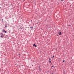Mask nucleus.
Masks as SVG:
<instances>
[{
	"label": "nucleus",
	"mask_w": 74,
	"mask_h": 74,
	"mask_svg": "<svg viewBox=\"0 0 74 74\" xmlns=\"http://www.w3.org/2000/svg\"><path fill=\"white\" fill-rule=\"evenodd\" d=\"M37 22L38 23H39V22L38 21Z\"/></svg>",
	"instance_id": "5701e85b"
},
{
	"label": "nucleus",
	"mask_w": 74,
	"mask_h": 74,
	"mask_svg": "<svg viewBox=\"0 0 74 74\" xmlns=\"http://www.w3.org/2000/svg\"><path fill=\"white\" fill-rule=\"evenodd\" d=\"M1 8V7H0V8Z\"/></svg>",
	"instance_id": "393cba45"
},
{
	"label": "nucleus",
	"mask_w": 74,
	"mask_h": 74,
	"mask_svg": "<svg viewBox=\"0 0 74 74\" xmlns=\"http://www.w3.org/2000/svg\"><path fill=\"white\" fill-rule=\"evenodd\" d=\"M63 62H65V61L64 60L63 61Z\"/></svg>",
	"instance_id": "2eb2a0df"
},
{
	"label": "nucleus",
	"mask_w": 74,
	"mask_h": 74,
	"mask_svg": "<svg viewBox=\"0 0 74 74\" xmlns=\"http://www.w3.org/2000/svg\"><path fill=\"white\" fill-rule=\"evenodd\" d=\"M54 57H55V56H53V58H54Z\"/></svg>",
	"instance_id": "ddd939ff"
},
{
	"label": "nucleus",
	"mask_w": 74,
	"mask_h": 74,
	"mask_svg": "<svg viewBox=\"0 0 74 74\" xmlns=\"http://www.w3.org/2000/svg\"><path fill=\"white\" fill-rule=\"evenodd\" d=\"M7 27V26H5V27Z\"/></svg>",
	"instance_id": "6ab92c4d"
},
{
	"label": "nucleus",
	"mask_w": 74,
	"mask_h": 74,
	"mask_svg": "<svg viewBox=\"0 0 74 74\" xmlns=\"http://www.w3.org/2000/svg\"><path fill=\"white\" fill-rule=\"evenodd\" d=\"M58 33H60L59 34V35H62V32H59Z\"/></svg>",
	"instance_id": "f03ea898"
},
{
	"label": "nucleus",
	"mask_w": 74,
	"mask_h": 74,
	"mask_svg": "<svg viewBox=\"0 0 74 74\" xmlns=\"http://www.w3.org/2000/svg\"><path fill=\"white\" fill-rule=\"evenodd\" d=\"M5 32V33H7V31H5V32Z\"/></svg>",
	"instance_id": "1a4fd4ad"
},
{
	"label": "nucleus",
	"mask_w": 74,
	"mask_h": 74,
	"mask_svg": "<svg viewBox=\"0 0 74 74\" xmlns=\"http://www.w3.org/2000/svg\"><path fill=\"white\" fill-rule=\"evenodd\" d=\"M20 29H21V30H23V27L22 28H21V27H20Z\"/></svg>",
	"instance_id": "39448f33"
},
{
	"label": "nucleus",
	"mask_w": 74,
	"mask_h": 74,
	"mask_svg": "<svg viewBox=\"0 0 74 74\" xmlns=\"http://www.w3.org/2000/svg\"><path fill=\"white\" fill-rule=\"evenodd\" d=\"M19 55H21V54H19Z\"/></svg>",
	"instance_id": "4be33fe9"
},
{
	"label": "nucleus",
	"mask_w": 74,
	"mask_h": 74,
	"mask_svg": "<svg viewBox=\"0 0 74 74\" xmlns=\"http://www.w3.org/2000/svg\"><path fill=\"white\" fill-rule=\"evenodd\" d=\"M51 74H53V73H51Z\"/></svg>",
	"instance_id": "bb28decb"
},
{
	"label": "nucleus",
	"mask_w": 74,
	"mask_h": 74,
	"mask_svg": "<svg viewBox=\"0 0 74 74\" xmlns=\"http://www.w3.org/2000/svg\"><path fill=\"white\" fill-rule=\"evenodd\" d=\"M31 21L32 22V20H31Z\"/></svg>",
	"instance_id": "412c9836"
},
{
	"label": "nucleus",
	"mask_w": 74,
	"mask_h": 74,
	"mask_svg": "<svg viewBox=\"0 0 74 74\" xmlns=\"http://www.w3.org/2000/svg\"><path fill=\"white\" fill-rule=\"evenodd\" d=\"M2 21H3V19H2Z\"/></svg>",
	"instance_id": "b1692460"
},
{
	"label": "nucleus",
	"mask_w": 74,
	"mask_h": 74,
	"mask_svg": "<svg viewBox=\"0 0 74 74\" xmlns=\"http://www.w3.org/2000/svg\"><path fill=\"white\" fill-rule=\"evenodd\" d=\"M0 34H1V36H3V37H4V35L3 34V33H0Z\"/></svg>",
	"instance_id": "f257e3e1"
},
{
	"label": "nucleus",
	"mask_w": 74,
	"mask_h": 74,
	"mask_svg": "<svg viewBox=\"0 0 74 74\" xmlns=\"http://www.w3.org/2000/svg\"><path fill=\"white\" fill-rule=\"evenodd\" d=\"M62 1H64V0H61Z\"/></svg>",
	"instance_id": "dca6fc26"
},
{
	"label": "nucleus",
	"mask_w": 74,
	"mask_h": 74,
	"mask_svg": "<svg viewBox=\"0 0 74 74\" xmlns=\"http://www.w3.org/2000/svg\"><path fill=\"white\" fill-rule=\"evenodd\" d=\"M2 31H3V32H4L5 31V30H4V29H3L2 30Z\"/></svg>",
	"instance_id": "423d86ee"
},
{
	"label": "nucleus",
	"mask_w": 74,
	"mask_h": 74,
	"mask_svg": "<svg viewBox=\"0 0 74 74\" xmlns=\"http://www.w3.org/2000/svg\"><path fill=\"white\" fill-rule=\"evenodd\" d=\"M7 25H8V24L7 23L5 24V26H7Z\"/></svg>",
	"instance_id": "0eeeda50"
},
{
	"label": "nucleus",
	"mask_w": 74,
	"mask_h": 74,
	"mask_svg": "<svg viewBox=\"0 0 74 74\" xmlns=\"http://www.w3.org/2000/svg\"><path fill=\"white\" fill-rule=\"evenodd\" d=\"M4 36H1V38H3Z\"/></svg>",
	"instance_id": "9d476101"
},
{
	"label": "nucleus",
	"mask_w": 74,
	"mask_h": 74,
	"mask_svg": "<svg viewBox=\"0 0 74 74\" xmlns=\"http://www.w3.org/2000/svg\"><path fill=\"white\" fill-rule=\"evenodd\" d=\"M70 6H71V5H70Z\"/></svg>",
	"instance_id": "a878e982"
},
{
	"label": "nucleus",
	"mask_w": 74,
	"mask_h": 74,
	"mask_svg": "<svg viewBox=\"0 0 74 74\" xmlns=\"http://www.w3.org/2000/svg\"><path fill=\"white\" fill-rule=\"evenodd\" d=\"M33 47H37V45H35V44H34L33 45Z\"/></svg>",
	"instance_id": "7ed1b4c3"
},
{
	"label": "nucleus",
	"mask_w": 74,
	"mask_h": 74,
	"mask_svg": "<svg viewBox=\"0 0 74 74\" xmlns=\"http://www.w3.org/2000/svg\"><path fill=\"white\" fill-rule=\"evenodd\" d=\"M38 68H39V69H40V66H38Z\"/></svg>",
	"instance_id": "f8f14e48"
},
{
	"label": "nucleus",
	"mask_w": 74,
	"mask_h": 74,
	"mask_svg": "<svg viewBox=\"0 0 74 74\" xmlns=\"http://www.w3.org/2000/svg\"><path fill=\"white\" fill-rule=\"evenodd\" d=\"M38 70H39V71H41V69H39Z\"/></svg>",
	"instance_id": "4468645a"
},
{
	"label": "nucleus",
	"mask_w": 74,
	"mask_h": 74,
	"mask_svg": "<svg viewBox=\"0 0 74 74\" xmlns=\"http://www.w3.org/2000/svg\"><path fill=\"white\" fill-rule=\"evenodd\" d=\"M52 67H54L53 65L52 66Z\"/></svg>",
	"instance_id": "aec40b11"
},
{
	"label": "nucleus",
	"mask_w": 74,
	"mask_h": 74,
	"mask_svg": "<svg viewBox=\"0 0 74 74\" xmlns=\"http://www.w3.org/2000/svg\"><path fill=\"white\" fill-rule=\"evenodd\" d=\"M69 26H71V25H69Z\"/></svg>",
	"instance_id": "a211bd4d"
},
{
	"label": "nucleus",
	"mask_w": 74,
	"mask_h": 74,
	"mask_svg": "<svg viewBox=\"0 0 74 74\" xmlns=\"http://www.w3.org/2000/svg\"><path fill=\"white\" fill-rule=\"evenodd\" d=\"M30 28H31V29H33V27H30Z\"/></svg>",
	"instance_id": "20e7f679"
},
{
	"label": "nucleus",
	"mask_w": 74,
	"mask_h": 74,
	"mask_svg": "<svg viewBox=\"0 0 74 74\" xmlns=\"http://www.w3.org/2000/svg\"><path fill=\"white\" fill-rule=\"evenodd\" d=\"M73 36H74V35H73Z\"/></svg>",
	"instance_id": "cd10ccee"
},
{
	"label": "nucleus",
	"mask_w": 74,
	"mask_h": 74,
	"mask_svg": "<svg viewBox=\"0 0 74 74\" xmlns=\"http://www.w3.org/2000/svg\"><path fill=\"white\" fill-rule=\"evenodd\" d=\"M49 61H51V58H49Z\"/></svg>",
	"instance_id": "6e6552de"
},
{
	"label": "nucleus",
	"mask_w": 74,
	"mask_h": 74,
	"mask_svg": "<svg viewBox=\"0 0 74 74\" xmlns=\"http://www.w3.org/2000/svg\"><path fill=\"white\" fill-rule=\"evenodd\" d=\"M57 36H59V35L57 34Z\"/></svg>",
	"instance_id": "f3484780"
},
{
	"label": "nucleus",
	"mask_w": 74,
	"mask_h": 74,
	"mask_svg": "<svg viewBox=\"0 0 74 74\" xmlns=\"http://www.w3.org/2000/svg\"><path fill=\"white\" fill-rule=\"evenodd\" d=\"M49 63H51V61H49Z\"/></svg>",
	"instance_id": "9b49d317"
}]
</instances>
